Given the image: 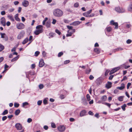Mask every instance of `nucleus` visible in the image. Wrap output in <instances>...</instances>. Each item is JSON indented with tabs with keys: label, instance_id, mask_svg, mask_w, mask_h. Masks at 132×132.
<instances>
[{
	"label": "nucleus",
	"instance_id": "14",
	"mask_svg": "<svg viewBox=\"0 0 132 132\" xmlns=\"http://www.w3.org/2000/svg\"><path fill=\"white\" fill-rule=\"evenodd\" d=\"M81 22H80L79 21H77L73 22L72 23L71 25H73L74 26H76L77 25H78Z\"/></svg>",
	"mask_w": 132,
	"mask_h": 132
},
{
	"label": "nucleus",
	"instance_id": "59",
	"mask_svg": "<svg viewBox=\"0 0 132 132\" xmlns=\"http://www.w3.org/2000/svg\"><path fill=\"white\" fill-rule=\"evenodd\" d=\"M9 67V66L7 65L6 64H5V65L4 66V69L6 70H7L8 69H6L7 68H8Z\"/></svg>",
	"mask_w": 132,
	"mask_h": 132
},
{
	"label": "nucleus",
	"instance_id": "2",
	"mask_svg": "<svg viewBox=\"0 0 132 132\" xmlns=\"http://www.w3.org/2000/svg\"><path fill=\"white\" fill-rule=\"evenodd\" d=\"M25 34V32L23 30L19 32L17 37V38L18 39H20L23 38Z\"/></svg>",
	"mask_w": 132,
	"mask_h": 132
},
{
	"label": "nucleus",
	"instance_id": "46",
	"mask_svg": "<svg viewBox=\"0 0 132 132\" xmlns=\"http://www.w3.org/2000/svg\"><path fill=\"white\" fill-rule=\"evenodd\" d=\"M63 54V53L62 52H59L58 55V57H60Z\"/></svg>",
	"mask_w": 132,
	"mask_h": 132
},
{
	"label": "nucleus",
	"instance_id": "8",
	"mask_svg": "<svg viewBox=\"0 0 132 132\" xmlns=\"http://www.w3.org/2000/svg\"><path fill=\"white\" fill-rule=\"evenodd\" d=\"M22 4L24 6L27 7L29 5V2L27 1L24 0L22 2Z\"/></svg>",
	"mask_w": 132,
	"mask_h": 132
},
{
	"label": "nucleus",
	"instance_id": "40",
	"mask_svg": "<svg viewBox=\"0 0 132 132\" xmlns=\"http://www.w3.org/2000/svg\"><path fill=\"white\" fill-rule=\"evenodd\" d=\"M28 103L27 102H25L23 103L22 106L23 107H24L25 106L27 105H28Z\"/></svg>",
	"mask_w": 132,
	"mask_h": 132
},
{
	"label": "nucleus",
	"instance_id": "60",
	"mask_svg": "<svg viewBox=\"0 0 132 132\" xmlns=\"http://www.w3.org/2000/svg\"><path fill=\"white\" fill-rule=\"evenodd\" d=\"M56 20L55 19H53V21L52 22V23L53 24H55L56 22Z\"/></svg>",
	"mask_w": 132,
	"mask_h": 132
},
{
	"label": "nucleus",
	"instance_id": "30",
	"mask_svg": "<svg viewBox=\"0 0 132 132\" xmlns=\"http://www.w3.org/2000/svg\"><path fill=\"white\" fill-rule=\"evenodd\" d=\"M19 58V57L18 56H16L15 57L13 58V59H12L11 60V62H14L16 60H17Z\"/></svg>",
	"mask_w": 132,
	"mask_h": 132
},
{
	"label": "nucleus",
	"instance_id": "42",
	"mask_svg": "<svg viewBox=\"0 0 132 132\" xmlns=\"http://www.w3.org/2000/svg\"><path fill=\"white\" fill-rule=\"evenodd\" d=\"M67 28L69 29V30H72L73 29L72 28H73V27L71 26H67Z\"/></svg>",
	"mask_w": 132,
	"mask_h": 132
},
{
	"label": "nucleus",
	"instance_id": "55",
	"mask_svg": "<svg viewBox=\"0 0 132 132\" xmlns=\"http://www.w3.org/2000/svg\"><path fill=\"white\" fill-rule=\"evenodd\" d=\"M19 3V2L18 1H15L14 2V4L15 5H18Z\"/></svg>",
	"mask_w": 132,
	"mask_h": 132
},
{
	"label": "nucleus",
	"instance_id": "19",
	"mask_svg": "<svg viewBox=\"0 0 132 132\" xmlns=\"http://www.w3.org/2000/svg\"><path fill=\"white\" fill-rule=\"evenodd\" d=\"M55 33H54L53 32H51L49 34V38H52L54 37V36L55 35Z\"/></svg>",
	"mask_w": 132,
	"mask_h": 132
},
{
	"label": "nucleus",
	"instance_id": "56",
	"mask_svg": "<svg viewBox=\"0 0 132 132\" xmlns=\"http://www.w3.org/2000/svg\"><path fill=\"white\" fill-rule=\"evenodd\" d=\"M131 85V84L130 83L128 82L127 84V88L128 89L129 88V87Z\"/></svg>",
	"mask_w": 132,
	"mask_h": 132
},
{
	"label": "nucleus",
	"instance_id": "33",
	"mask_svg": "<svg viewBox=\"0 0 132 132\" xmlns=\"http://www.w3.org/2000/svg\"><path fill=\"white\" fill-rule=\"evenodd\" d=\"M4 49V46L0 44V52L2 51Z\"/></svg>",
	"mask_w": 132,
	"mask_h": 132
},
{
	"label": "nucleus",
	"instance_id": "51",
	"mask_svg": "<svg viewBox=\"0 0 132 132\" xmlns=\"http://www.w3.org/2000/svg\"><path fill=\"white\" fill-rule=\"evenodd\" d=\"M52 127L54 128H56L55 124L54 123H52L51 124Z\"/></svg>",
	"mask_w": 132,
	"mask_h": 132
},
{
	"label": "nucleus",
	"instance_id": "44",
	"mask_svg": "<svg viewBox=\"0 0 132 132\" xmlns=\"http://www.w3.org/2000/svg\"><path fill=\"white\" fill-rule=\"evenodd\" d=\"M40 52L38 51H37L35 52V55L36 56H37L39 54Z\"/></svg>",
	"mask_w": 132,
	"mask_h": 132
},
{
	"label": "nucleus",
	"instance_id": "37",
	"mask_svg": "<svg viewBox=\"0 0 132 132\" xmlns=\"http://www.w3.org/2000/svg\"><path fill=\"white\" fill-rule=\"evenodd\" d=\"M48 18H45V19L43 20V25H44L45 24V22L48 20Z\"/></svg>",
	"mask_w": 132,
	"mask_h": 132
},
{
	"label": "nucleus",
	"instance_id": "12",
	"mask_svg": "<svg viewBox=\"0 0 132 132\" xmlns=\"http://www.w3.org/2000/svg\"><path fill=\"white\" fill-rule=\"evenodd\" d=\"M57 129L60 131H62L65 130V128L63 126H60L57 128Z\"/></svg>",
	"mask_w": 132,
	"mask_h": 132
},
{
	"label": "nucleus",
	"instance_id": "20",
	"mask_svg": "<svg viewBox=\"0 0 132 132\" xmlns=\"http://www.w3.org/2000/svg\"><path fill=\"white\" fill-rule=\"evenodd\" d=\"M82 103L84 105H86L87 104V102L85 98L82 99Z\"/></svg>",
	"mask_w": 132,
	"mask_h": 132
},
{
	"label": "nucleus",
	"instance_id": "21",
	"mask_svg": "<svg viewBox=\"0 0 132 132\" xmlns=\"http://www.w3.org/2000/svg\"><path fill=\"white\" fill-rule=\"evenodd\" d=\"M112 28L110 27H107L105 29V31L108 32H110Z\"/></svg>",
	"mask_w": 132,
	"mask_h": 132
},
{
	"label": "nucleus",
	"instance_id": "26",
	"mask_svg": "<svg viewBox=\"0 0 132 132\" xmlns=\"http://www.w3.org/2000/svg\"><path fill=\"white\" fill-rule=\"evenodd\" d=\"M71 31H70V30H69L68 31V33H72V34L74 33L75 31V29H73L72 30H71Z\"/></svg>",
	"mask_w": 132,
	"mask_h": 132
},
{
	"label": "nucleus",
	"instance_id": "22",
	"mask_svg": "<svg viewBox=\"0 0 132 132\" xmlns=\"http://www.w3.org/2000/svg\"><path fill=\"white\" fill-rule=\"evenodd\" d=\"M124 97L123 96H121L118 98V100L120 101H122L123 100V98Z\"/></svg>",
	"mask_w": 132,
	"mask_h": 132
},
{
	"label": "nucleus",
	"instance_id": "5",
	"mask_svg": "<svg viewBox=\"0 0 132 132\" xmlns=\"http://www.w3.org/2000/svg\"><path fill=\"white\" fill-rule=\"evenodd\" d=\"M103 78L102 77H99L97 78L96 80V83L97 85L98 86L100 85L102 83Z\"/></svg>",
	"mask_w": 132,
	"mask_h": 132
},
{
	"label": "nucleus",
	"instance_id": "17",
	"mask_svg": "<svg viewBox=\"0 0 132 132\" xmlns=\"http://www.w3.org/2000/svg\"><path fill=\"white\" fill-rule=\"evenodd\" d=\"M112 83L110 82H108V84L106 85V87L109 89L111 88V87Z\"/></svg>",
	"mask_w": 132,
	"mask_h": 132
},
{
	"label": "nucleus",
	"instance_id": "31",
	"mask_svg": "<svg viewBox=\"0 0 132 132\" xmlns=\"http://www.w3.org/2000/svg\"><path fill=\"white\" fill-rule=\"evenodd\" d=\"M46 26L47 28L50 27V22H47L46 24Z\"/></svg>",
	"mask_w": 132,
	"mask_h": 132
},
{
	"label": "nucleus",
	"instance_id": "10",
	"mask_svg": "<svg viewBox=\"0 0 132 132\" xmlns=\"http://www.w3.org/2000/svg\"><path fill=\"white\" fill-rule=\"evenodd\" d=\"M110 23L111 24L115 26V29H117L118 28V23L117 22H114V21L112 20H111L110 22Z\"/></svg>",
	"mask_w": 132,
	"mask_h": 132
},
{
	"label": "nucleus",
	"instance_id": "62",
	"mask_svg": "<svg viewBox=\"0 0 132 132\" xmlns=\"http://www.w3.org/2000/svg\"><path fill=\"white\" fill-rule=\"evenodd\" d=\"M104 104L107 106H108L109 108H110L111 106V104L109 103H104Z\"/></svg>",
	"mask_w": 132,
	"mask_h": 132
},
{
	"label": "nucleus",
	"instance_id": "57",
	"mask_svg": "<svg viewBox=\"0 0 132 132\" xmlns=\"http://www.w3.org/2000/svg\"><path fill=\"white\" fill-rule=\"evenodd\" d=\"M39 88L41 89L43 88V85L42 84H40L39 86Z\"/></svg>",
	"mask_w": 132,
	"mask_h": 132
},
{
	"label": "nucleus",
	"instance_id": "1",
	"mask_svg": "<svg viewBox=\"0 0 132 132\" xmlns=\"http://www.w3.org/2000/svg\"><path fill=\"white\" fill-rule=\"evenodd\" d=\"M53 14L56 17H60L63 15V12L60 9H57L54 10Z\"/></svg>",
	"mask_w": 132,
	"mask_h": 132
},
{
	"label": "nucleus",
	"instance_id": "18",
	"mask_svg": "<svg viewBox=\"0 0 132 132\" xmlns=\"http://www.w3.org/2000/svg\"><path fill=\"white\" fill-rule=\"evenodd\" d=\"M18 14H15V19L17 21H20V19L18 18Z\"/></svg>",
	"mask_w": 132,
	"mask_h": 132
},
{
	"label": "nucleus",
	"instance_id": "35",
	"mask_svg": "<svg viewBox=\"0 0 132 132\" xmlns=\"http://www.w3.org/2000/svg\"><path fill=\"white\" fill-rule=\"evenodd\" d=\"M95 52L97 54H99L100 52V51L97 48H95L94 50Z\"/></svg>",
	"mask_w": 132,
	"mask_h": 132
},
{
	"label": "nucleus",
	"instance_id": "27",
	"mask_svg": "<svg viewBox=\"0 0 132 132\" xmlns=\"http://www.w3.org/2000/svg\"><path fill=\"white\" fill-rule=\"evenodd\" d=\"M8 17L12 21H14V19L12 15H9L8 16Z\"/></svg>",
	"mask_w": 132,
	"mask_h": 132
},
{
	"label": "nucleus",
	"instance_id": "47",
	"mask_svg": "<svg viewBox=\"0 0 132 132\" xmlns=\"http://www.w3.org/2000/svg\"><path fill=\"white\" fill-rule=\"evenodd\" d=\"M14 8H12L9 9L8 10V11L10 12H13V11H14Z\"/></svg>",
	"mask_w": 132,
	"mask_h": 132
},
{
	"label": "nucleus",
	"instance_id": "15",
	"mask_svg": "<svg viewBox=\"0 0 132 132\" xmlns=\"http://www.w3.org/2000/svg\"><path fill=\"white\" fill-rule=\"evenodd\" d=\"M121 86L120 87H117V89H119L120 90H122L125 88L124 84L122 83L121 84Z\"/></svg>",
	"mask_w": 132,
	"mask_h": 132
},
{
	"label": "nucleus",
	"instance_id": "41",
	"mask_svg": "<svg viewBox=\"0 0 132 132\" xmlns=\"http://www.w3.org/2000/svg\"><path fill=\"white\" fill-rule=\"evenodd\" d=\"M128 10L129 11L132 12V4L129 7Z\"/></svg>",
	"mask_w": 132,
	"mask_h": 132
},
{
	"label": "nucleus",
	"instance_id": "38",
	"mask_svg": "<svg viewBox=\"0 0 132 132\" xmlns=\"http://www.w3.org/2000/svg\"><path fill=\"white\" fill-rule=\"evenodd\" d=\"M46 99H48V98H46L43 101V103L45 105L47 103V100Z\"/></svg>",
	"mask_w": 132,
	"mask_h": 132
},
{
	"label": "nucleus",
	"instance_id": "11",
	"mask_svg": "<svg viewBox=\"0 0 132 132\" xmlns=\"http://www.w3.org/2000/svg\"><path fill=\"white\" fill-rule=\"evenodd\" d=\"M1 22L3 26H5L6 25L5 18L4 17L2 18L1 19Z\"/></svg>",
	"mask_w": 132,
	"mask_h": 132
},
{
	"label": "nucleus",
	"instance_id": "53",
	"mask_svg": "<svg viewBox=\"0 0 132 132\" xmlns=\"http://www.w3.org/2000/svg\"><path fill=\"white\" fill-rule=\"evenodd\" d=\"M79 6V4L77 3H75L74 5V7H78Z\"/></svg>",
	"mask_w": 132,
	"mask_h": 132
},
{
	"label": "nucleus",
	"instance_id": "36",
	"mask_svg": "<svg viewBox=\"0 0 132 132\" xmlns=\"http://www.w3.org/2000/svg\"><path fill=\"white\" fill-rule=\"evenodd\" d=\"M14 106L15 108H18L19 106V104L16 103H15L14 104Z\"/></svg>",
	"mask_w": 132,
	"mask_h": 132
},
{
	"label": "nucleus",
	"instance_id": "54",
	"mask_svg": "<svg viewBox=\"0 0 132 132\" xmlns=\"http://www.w3.org/2000/svg\"><path fill=\"white\" fill-rule=\"evenodd\" d=\"M55 31L59 35H60L61 32L58 30H57V29L55 30Z\"/></svg>",
	"mask_w": 132,
	"mask_h": 132
},
{
	"label": "nucleus",
	"instance_id": "63",
	"mask_svg": "<svg viewBox=\"0 0 132 132\" xmlns=\"http://www.w3.org/2000/svg\"><path fill=\"white\" fill-rule=\"evenodd\" d=\"M94 78V77L92 75H90L89 77V78L90 80H93Z\"/></svg>",
	"mask_w": 132,
	"mask_h": 132
},
{
	"label": "nucleus",
	"instance_id": "29",
	"mask_svg": "<svg viewBox=\"0 0 132 132\" xmlns=\"http://www.w3.org/2000/svg\"><path fill=\"white\" fill-rule=\"evenodd\" d=\"M20 112V111L19 109L16 110L15 112V114L16 115H18Z\"/></svg>",
	"mask_w": 132,
	"mask_h": 132
},
{
	"label": "nucleus",
	"instance_id": "6",
	"mask_svg": "<svg viewBox=\"0 0 132 132\" xmlns=\"http://www.w3.org/2000/svg\"><path fill=\"white\" fill-rule=\"evenodd\" d=\"M120 69V68L119 67H118L113 68L110 71L109 73L111 75L113 73L119 70Z\"/></svg>",
	"mask_w": 132,
	"mask_h": 132
},
{
	"label": "nucleus",
	"instance_id": "39",
	"mask_svg": "<svg viewBox=\"0 0 132 132\" xmlns=\"http://www.w3.org/2000/svg\"><path fill=\"white\" fill-rule=\"evenodd\" d=\"M43 56L44 57H45L46 56V53L45 51H43L42 53Z\"/></svg>",
	"mask_w": 132,
	"mask_h": 132
},
{
	"label": "nucleus",
	"instance_id": "13",
	"mask_svg": "<svg viewBox=\"0 0 132 132\" xmlns=\"http://www.w3.org/2000/svg\"><path fill=\"white\" fill-rule=\"evenodd\" d=\"M44 64L43 60V59H41L39 63V66L40 67H42Z\"/></svg>",
	"mask_w": 132,
	"mask_h": 132
},
{
	"label": "nucleus",
	"instance_id": "64",
	"mask_svg": "<svg viewBox=\"0 0 132 132\" xmlns=\"http://www.w3.org/2000/svg\"><path fill=\"white\" fill-rule=\"evenodd\" d=\"M32 121V120L31 118H29L28 119L27 121L28 123H30Z\"/></svg>",
	"mask_w": 132,
	"mask_h": 132
},
{
	"label": "nucleus",
	"instance_id": "23",
	"mask_svg": "<svg viewBox=\"0 0 132 132\" xmlns=\"http://www.w3.org/2000/svg\"><path fill=\"white\" fill-rule=\"evenodd\" d=\"M28 41V38L27 37L23 41L22 43L23 44H24L27 43Z\"/></svg>",
	"mask_w": 132,
	"mask_h": 132
},
{
	"label": "nucleus",
	"instance_id": "45",
	"mask_svg": "<svg viewBox=\"0 0 132 132\" xmlns=\"http://www.w3.org/2000/svg\"><path fill=\"white\" fill-rule=\"evenodd\" d=\"M83 15L84 16L88 17V15H89V14L85 12L83 13Z\"/></svg>",
	"mask_w": 132,
	"mask_h": 132
},
{
	"label": "nucleus",
	"instance_id": "32",
	"mask_svg": "<svg viewBox=\"0 0 132 132\" xmlns=\"http://www.w3.org/2000/svg\"><path fill=\"white\" fill-rule=\"evenodd\" d=\"M42 27H43V26H42V25H39L37 26L36 27V28L37 29H43Z\"/></svg>",
	"mask_w": 132,
	"mask_h": 132
},
{
	"label": "nucleus",
	"instance_id": "4",
	"mask_svg": "<svg viewBox=\"0 0 132 132\" xmlns=\"http://www.w3.org/2000/svg\"><path fill=\"white\" fill-rule=\"evenodd\" d=\"M115 10L117 12L120 13H123L125 11V10L122 8H121L119 7H116L115 8Z\"/></svg>",
	"mask_w": 132,
	"mask_h": 132
},
{
	"label": "nucleus",
	"instance_id": "43",
	"mask_svg": "<svg viewBox=\"0 0 132 132\" xmlns=\"http://www.w3.org/2000/svg\"><path fill=\"white\" fill-rule=\"evenodd\" d=\"M42 103V100H39L37 102V104L38 105H41Z\"/></svg>",
	"mask_w": 132,
	"mask_h": 132
},
{
	"label": "nucleus",
	"instance_id": "3",
	"mask_svg": "<svg viewBox=\"0 0 132 132\" xmlns=\"http://www.w3.org/2000/svg\"><path fill=\"white\" fill-rule=\"evenodd\" d=\"M17 28L19 29H22L24 27V24L22 23H18L16 25Z\"/></svg>",
	"mask_w": 132,
	"mask_h": 132
},
{
	"label": "nucleus",
	"instance_id": "16",
	"mask_svg": "<svg viewBox=\"0 0 132 132\" xmlns=\"http://www.w3.org/2000/svg\"><path fill=\"white\" fill-rule=\"evenodd\" d=\"M86 111L85 110H83L81 111L80 113V116L81 117L85 115Z\"/></svg>",
	"mask_w": 132,
	"mask_h": 132
},
{
	"label": "nucleus",
	"instance_id": "52",
	"mask_svg": "<svg viewBox=\"0 0 132 132\" xmlns=\"http://www.w3.org/2000/svg\"><path fill=\"white\" fill-rule=\"evenodd\" d=\"M118 89H117V88L116 89H115L114 91V94H117L118 92H119V90H118Z\"/></svg>",
	"mask_w": 132,
	"mask_h": 132
},
{
	"label": "nucleus",
	"instance_id": "28",
	"mask_svg": "<svg viewBox=\"0 0 132 132\" xmlns=\"http://www.w3.org/2000/svg\"><path fill=\"white\" fill-rule=\"evenodd\" d=\"M123 50V48L121 47H119L116 48L114 50V52L118 51H121Z\"/></svg>",
	"mask_w": 132,
	"mask_h": 132
},
{
	"label": "nucleus",
	"instance_id": "7",
	"mask_svg": "<svg viewBox=\"0 0 132 132\" xmlns=\"http://www.w3.org/2000/svg\"><path fill=\"white\" fill-rule=\"evenodd\" d=\"M15 127L18 130H20L22 128V125L19 123L16 124L15 125Z\"/></svg>",
	"mask_w": 132,
	"mask_h": 132
},
{
	"label": "nucleus",
	"instance_id": "24",
	"mask_svg": "<svg viewBox=\"0 0 132 132\" xmlns=\"http://www.w3.org/2000/svg\"><path fill=\"white\" fill-rule=\"evenodd\" d=\"M106 96L105 95H104L102 96L101 98V100L103 101H105L106 99Z\"/></svg>",
	"mask_w": 132,
	"mask_h": 132
},
{
	"label": "nucleus",
	"instance_id": "49",
	"mask_svg": "<svg viewBox=\"0 0 132 132\" xmlns=\"http://www.w3.org/2000/svg\"><path fill=\"white\" fill-rule=\"evenodd\" d=\"M87 100L88 101H89L90 99V96L89 94H87Z\"/></svg>",
	"mask_w": 132,
	"mask_h": 132
},
{
	"label": "nucleus",
	"instance_id": "61",
	"mask_svg": "<svg viewBox=\"0 0 132 132\" xmlns=\"http://www.w3.org/2000/svg\"><path fill=\"white\" fill-rule=\"evenodd\" d=\"M131 42V40L129 39L127 40L126 41V43L128 44L130 43Z\"/></svg>",
	"mask_w": 132,
	"mask_h": 132
},
{
	"label": "nucleus",
	"instance_id": "58",
	"mask_svg": "<svg viewBox=\"0 0 132 132\" xmlns=\"http://www.w3.org/2000/svg\"><path fill=\"white\" fill-rule=\"evenodd\" d=\"M91 70L90 69H89V70H87L86 71V73L87 74H88L89 73L91 72Z\"/></svg>",
	"mask_w": 132,
	"mask_h": 132
},
{
	"label": "nucleus",
	"instance_id": "48",
	"mask_svg": "<svg viewBox=\"0 0 132 132\" xmlns=\"http://www.w3.org/2000/svg\"><path fill=\"white\" fill-rule=\"evenodd\" d=\"M131 25L130 24H126V27L127 28H130L131 26Z\"/></svg>",
	"mask_w": 132,
	"mask_h": 132
},
{
	"label": "nucleus",
	"instance_id": "50",
	"mask_svg": "<svg viewBox=\"0 0 132 132\" xmlns=\"http://www.w3.org/2000/svg\"><path fill=\"white\" fill-rule=\"evenodd\" d=\"M7 119V117L6 116H4L2 118V120L4 121Z\"/></svg>",
	"mask_w": 132,
	"mask_h": 132
},
{
	"label": "nucleus",
	"instance_id": "9",
	"mask_svg": "<svg viewBox=\"0 0 132 132\" xmlns=\"http://www.w3.org/2000/svg\"><path fill=\"white\" fill-rule=\"evenodd\" d=\"M43 29L37 30L35 31L34 34L36 35H38L39 34L42 33L43 31Z\"/></svg>",
	"mask_w": 132,
	"mask_h": 132
},
{
	"label": "nucleus",
	"instance_id": "34",
	"mask_svg": "<svg viewBox=\"0 0 132 132\" xmlns=\"http://www.w3.org/2000/svg\"><path fill=\"white\" fill-rule=\"evenodd\" d=\"M126 106V104H125L121 106V108L124 111H125V108Z\"/></svg>",
	"mask_w": 132,
	"mask_h": 132
},
{
	"label": "nucleus",
	"instance_id": "25",
	"mask_svg": "<svg viewBox=\"0 0 132 132\" xmlns=\"http://www.w3.org/2000/svg\"><path fill=\"white\" fill-rule=\"evenodd\" d=\"M8 113V111L7 110H4L2 114V115H5L7 114Z\"/></svg>",
	"mask_w": 132,
	"mask_h": 132
}]
</instances>
